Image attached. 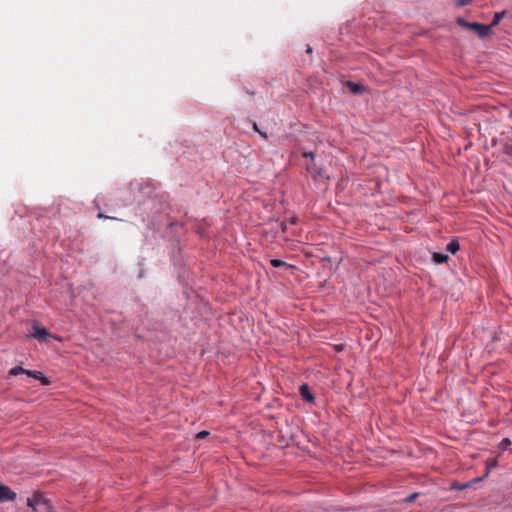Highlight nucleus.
Segmentation results:
<instances>
[{
	"instance_id": "nucleus-6",
	"label": "nucleus",
	"mask_w": 512,
	"mask_h": 512,
	"mask_svg": "<svg viewBox=\"0 0 512 512\" xmlns=\"http://www.w3.org/2000/svg\"><path fill=\"white\" fill-rule=\"evenodd\" d=\"M27 375L29 377H32L36 380H39L41 382L42 385H49L51 383V381L49 380L48 377H46L42 372L40 371H27Z\"/></svg>"
},
{
	"instance_id": "nucleus-8",
	"label": "nucleus",
	"mask_w": 512,
	"mask_h": 512,
	"mask_svg": "<svg viewBox=\"0 0 512 512\" xmlns=\"http://www.w3.org/2000/svg\"><path fill=\"white\" fill-rule=\"evenodd\" d=\"M432 259L436 264H443L449 260V256L447 254L433 252Z\"/></svg>"
},
{
	"instance_id": "nucleus-16",
	"label": "nucleus",
	"mask_w": 512,
	"mask_h": 512,
	"mask_svg": "<svg viewBox=\"0 0 512 512\" xmlns=\"http://www.w3.org/2000/svg\"><path fill=\"white\" fill-rule=\"evenodd\" d=\"M472 0H456V4L459 6V7H463V6H466L468 5L469 3H471Z\"/></svg>"
},
{
	"instance_id": "nucleus-21",
	"label": "nucleus",
	"mask_w": 512,
	"mask_h": 512,
	"mask_svg": "<svg viewBox=\"0 0 512 512\" xmlns=\"http://www.w3.org/2000/svg\"><path fill=\"white\" fill-rule=\"evenodd\" d=\"M303 156L311 158L312 162L314 161V153L313 152H304Z\"/></svg>"
},
{
	"instance_id": "nucleus-9",
	"label": "nucleus",
	"mask_w": 512,
	"mask_h": 512,
	"mask_svg": "<svg viewBox=\"0 0 512 512\" xmlns=\"http://www.w3.org/2000/svg\"><path fill=\"white\" fill-rule=\"evenodd\" d=\"M506 14V11L503 10L501 12H496L494 14V17H493V20L491 22V24H489L488 26H491V29L495 26H497L499 24V22L503 19V17L505 16Z\"/></svg>"
},
{
	"instance_id": "nucleus-28",
	"label": "nucleus",
	"mask_w": 512,
	"mask_h": 512,
	"mask_svg": "<svg viewBox=\"0 0 512 512\" xmlns=\"http://www.w3.org/2000/svg\"><path fill=\"white\" fill-rule=\"evenodd\" d=\"M281 228H282V231H283V232H285V231H286V229H287V225H286V223H285V222H282V223H281Z\"/></svg>"
},
{
	"instance_id": "nucleus-2",
	"label": "nucleus",
	"mask_w": 512,
	"mask_h": 512,
	"mask_svg": "<svg viewBox=\"0 0 512 512\" xmlns=\"http://www.w3.org/2000/svg\"><path fill=\"white\" fill-rule=\"evenodd\" d=\"M33 333L30 334L31 338L37 339L40 342H46L48 338L52 337L50 332L45 328L38 324V322H33Z\"/></svg>"
},
{
	"instance_id": "nucleus-12",
	"label": "nucleus",
	"mask_w": 512,
	"mask_h": 512,
	"mask_svg": "<svg viewBox=\"0 0 512 512\" xmlns=\"http://www.w3.org/2000/svg\"><path fill=\"white\" fill-rule=\"evenodd\" d=\"M27 371L28 370L24 369L22 366H15L9 371V374L12 376H17L22 373L27 374Z\"/></svg>"
},
{
	"instance_id": "nucleus-4",
	"label": "nucleus",
	"mask_w": 512,
	"mask_h": 512,
	"mask_svg": "<svg viewBox=\"0 0 512 512\" xmlns=\"http://www.w3.org/2000/svg\"><path fill=\"white\" fill-rule=\"evenodd\" d=\"M16 493L8 486L0 483V502H8L16 499Z\"/></svg>"
},
{
	"instance_id": "nucleus-7",
	"label": "nucleus",
	"mask_w": 512,
	"mask_h": 512,
	"mask_svg": "<svg viewBox=\"0 0 512 512\" xmlns=\"http://www.w3.org/2000/svg\"><path fill=\"white\" fill-rule=\"evenodd\" d=\"M343 84L349 89V91L352 94L357 95V94H361L364 91V87L359 83H355L352 81H345Z\"/></svg>"
},
{
	"instance_id": "nucleus-13",
	"label": "nucleus",
	"mask_w": 512,
	"mask_h": 512,
	"mask_svg": "<svg viewBox=\"0 0 512 512\" xmlns=\"http://www.w3.org/2000/svg\"><path fill=\"white\" fill-rule=\"evenodd\" d=\"M456 23H457L459 26L463 27V28L470 29V28H471V26H472V23H473V22H468V21H466L464 18H462V17H458V18L456 19Z\"/></svg>"
},
{
	"instance_id": "nucleus-26",
	"label": "nucleus",
	"mask_w": 512,
	"mask_h": 512,
	"mask_svg": "<svg viewBox=\"0 0 512 512\" xmlns=\"http://www.w3.org/2000/svg\"><path fill=\"white\" fill-rule=\"evenodd\" d=\"M313 51L312 47L310 45H307L306 53L311 54Z\"/></svg>"
},
{
	"instance_id": "nucleus-10",
	"label": "nucleus",
	"mask_w": 512,
	"mask_h": 512,
	"mask_svg": "<svg viewBox=\"0 0 512 512\" xmlns=\"http://www.w3.org/2000/svg\"><path fill=\"white\" fill-rule=\"evenodd\" d=\"M460 249V245L457 240H452L446 246V250L452 254H455Z\"/></svg>"
},
{
	"instance_id": "nucleus-24",
	"label": "nucleus",
	"mask_w": 512,
	"mask_h": 512,
	"mask_svg": "<svg viewBox=\"0 0 512 512\" xmlns=\"http://www.w3.org/2000/svg\"><path fill=\"white\" fill-rule=\"evenodd\" d=\"M297 221H298L297 217H291V218H290V220H289V222H290L291 224H296V223H297Z\"/></svg>"
},
{
	"instance_id": "nucleus-3",
	"label": "nucleus",
	"mask_w": 512,
	"mask_h": 512,
	"mask_svg": "<svg viewBox=\"0 0 512 512\" xmlns=\"http://www.w3.org/2000/svg\"><path fill=\"white\" fill-rule=\"evenodd\" d=\"M470 30H473L479 38H485L491 35V26L473 22Z\"/></svg>"
},
{
	"instance_id": "nucleus-19",
	"label": "nucleus",
	"mask_w": 512,
	"mask_h": 512,
	"mask_svg": "<svg viewBox=\"0 0 512 512\" xmlns=\"http://www.w3.org/2000/svg\"><path fill=\"white\" fill-rule=\"evenodd\" d=\"M99 219H116L115 217H111V216H108L102 212L98 213V216H97Z\"/></svg>"
},
{
	"instance_id": "nucleus-17",
	"label": "nucleus",
	"mask_w": 512,
	"mask_h": 512,
	"mask_svg": "<svg viewBox=\"0 0 512 512\" xmlns=\"http://www.w3.org/2000/svg\"><path fill=\"white\" fill-rule=\"evenodd\" d=\"M209 435L208 431H201L196 435L197 439H204Z\"/></svg>"
},
{
	"instance_id": "nucleus-14",
	"label": "nucleus",
	"mask_w": 512,
	"mask_h": 512,
	"mask_svg": "<svg viewBox=\"0 0 512 512\" xmlns=\"http://www.w3.org/2000/svg\"><path fill=\"white\" fill-rule=\"evenodd\" d=\"M504 152L512 158V143H506L504 146Z\"/></svg>"
},
{
	"instance_id": "nucleus-18",
	"label": "nucleus",
	"mask_w": 512,
	"mask_h": 512,
	"mask_svg": "<svg viewBox=\"0 0 512 512\" xmlns=\"http://www.w3.org/2000/svg\"><path fill=\"white\" fill-rule=\"evenodd\" d=\"M470 484L469 483H466V484H462V485H453L452 488H455V489H458V490H463L467 487H469Z\"/></svg>"
},
{
	"instance_id": "nucleus-1",
	"label": "nucleus",
	"mask_w": 512,
	"mask_h": 512,
	"mask_svg": "<svg viewBox=\"0 0 512 512\" xmlns=\"http://www.w3.org/2000/svg\"><path fill=\"white\" fill-rule=\"evenodd\" d=\"M28 506L36 512H54L50 500L41 494H34L32 498L28 499Z\"/></svg>"
},
{
	"instance_id": "nucleus-23",
	"label": "nucleus",
	"mask_w": 512,
	"mask_h": 512,
	"mask_svg": "<svg viewBox=\"0 0 512 512\" xmlns=\"http://www.w3.org/2000/svg\"><path fill=\"white\" fill-rule=\"evenodd\" d=\"M258 133H259V135H260L261 137H263L264 139H267V138H268V135H267V133H266V132H263V131L259 130V131H258Z\"/></svg>"
},
{
	"instance_id": "nucleus-11",
	"label": "nucleus",
	"mask_w": 512,
	"mask_h": 512,
	"mask_svg": "<svg viewBox=\"0 0 512 512\" xmlns=\"http://www.w3.org/2000/svg\"><path fill=\"white\" fill-rule=\"evenodd\" d=\"M270 263L273 267H276V268H278V267L292 268L293 267L292 265H290L280 259H271Z\"/></svg>"
},
{
	"instance_id": "nucleus-27",
	"label": "nucleus",
	"mask_w": 512,
	"mask_h": 512,
	"mask_svg": "<svg viewBox=\"0 0 512 512\" xmlns=\"http://www.w3.org/2000/svg\"><path fill=\"white\" fill-rule=\"evenodd\" d=\"M501 444L505 445V446L509 445L510 444V440L509 439H504V440H502Z\"/></svg>"
},
{
	"instance_id": "nucleus-25",
	"label": "nucleus",
	"mask_w": 512,
	"mask_h": 512,
	"mask_svg": "<svg viewBox=\"0 0 512 512\" xmlns=\"http://www.w3.org/2000/svg\"><path fill=\"white\" fill-rule=\"evenodd\" d=\"M252 126H253L254 131H256V132L258 133V131H259L260 129L258 128L257 123H256V122H253Z\"/></svg>"
},
{
	"instance_id": "nucleus-20",
	"label": "nucleus",
	"mask_w": 512,
	"mask_h": 512,
	"mask_svg": "<svg viewBox=\"0 0 512 512\" xmlns=\"http://www.w3.org/2000/svg\"><path fill=\"white\" fill-rule=\"evenodd\" d=\"M307 170H308L310 173H318V174H319V172L314 168V165H313V164L308 165V166H307Z\"/></svg>"
},
{
	"instance_id": "nucleus-15",
	"label": "nucleus",
	"mask_w": 512,
	"mask_h": 512,
	"mask_svg": "<svg viewBox=\"0 0 512 512\" xmlns=\"http://www.w3.org/2000/svg\"><path fill=\"white\" fill-rule=\"evenodd\" d=\"M497 466V461L496 460H493L491 463H488L487 466H486V473H485V476H487L489 474V470L491 468H494Z\"/></svg>"
},
{
	"instance_id": "nucleus-5",
	"label": "nucleus",
	"mask_w": 512,
	"mask_h": 512,
	"mask_svg": "<svg viewBox=\"0 0 512 512\" xmlns=\"http://www.w3.org/2000/svg\"><path fill=\"white\" fill-rule=\"evenodd\" d=\"M299 393L303 400L308 403H313L315 401V397L313 393L310 391V388L307 384H303L299 388Z\"/></svg>"
},
{
	"instance_id": "nucleus-22",
	"label": "nucleus",
	"mask_w": 512,
	"mask_h": 512,
	"mask_svg": "<svg viewBox=\"0 0 512 512\" xmlns=\"http://www.w3.org/2000/svg\"><path fill=\"white\" fill-rule=\"evenodd\" d=\"M416 497H417V493L411 494L410 496H408V497L406 498V502H409V503H410V502L414 501V499H415Z\"/></svg>"
}]
</instances>
